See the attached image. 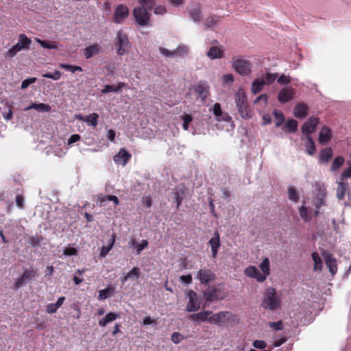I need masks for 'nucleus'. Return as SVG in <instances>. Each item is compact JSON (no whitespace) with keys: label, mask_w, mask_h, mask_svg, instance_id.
Here are the masks:
<instances>
[{"label":"nucleus","mask_w":351,"mask_h":351,"mask_svg":"<svg viewBox=\"0 0 351 351\" xmlns=\"http://www.w3.org/2000/svg\"><path fill=\"white\" fill-rule=\"evenodd\" d=\"M124 86H125V84L121 82H118L117 86L105 85L101 93L104 94L110 92L119 93Z\"/></svg>","instance_id":"nucleus-32"},{"label":"nucleus","mask_w":351,"mask_h":351,"mask_svg":"<svg viewBox=\"0 0 351 351\" xmlns=\"http://www.w3.org/2000/svg\"><path fill=\"white\" fill-rule=\"evenodd\" d=\"M30 109H35L38 112H49L51 110V106L48 104L40 103V104H36L32 103L29 106L25 108L24 109L25 111H27Z\"/></svg>","instance_id":"nucleus-31"},{"label":"nucleus","mask_w":351,"mask_h":351,"mask_svg":"<svg viewBox=\"0 0 351 351\" xmlns=\"http://www.w3.org/2000/svg\"><path fill=\"white\" fill-rule=\"evenodd\" d=\"M36 276V271L34 270H25L22 276L19 278L15 282V288L18 289L21 288L28 280L34 278Z\"/></svg>","instance_id":"nucleus-20"},{"label":"nucleus","mask_w":351,"mask_h":351,"mask_svg":"<svg viewBox=\"0 0 351 351\" xmlns=\"http://www.w3.org/2000/svg\"><path fill=\"white\" fill-rule=\"evenodd\" d=\"M115 241V237L113 234L112 236V238L110 239V242L108 246H103L101 249V251L99 252V256L101 257H105L107 254L109 252V251L112 248L114 243Z\"/></svg>","instance_id":"nucleus-45"},{"label":"nucleus","mask_w":351,"mask_h":351,"mask_svg":"<svg viewBox=\"0 0 351 351\" xmlns=\"http://www.w3.org/2000/svg\"><path fill=\"white\" fill-rule=\"evenodd\" d=\"M189 301L186 306V311L188 312H195L200 308V301L197 293L190 290L187 293Z\"/></svg>","instance_id":"nucleus-10"},{"label":"nucleus","mask_w":351,"mask_h":351,"mask_svg":"<svg viewBox=\"0 0 351 351\" xmlns=\"http://www.w3.org/2000/svg\"><path fill=\"white\" fill-rule=\"evenodd\" d=\"M194 90L197 97L200 98L201 101L204 103L206 97L209 95V86L206 83L200 82L195 86Z\"/></svg>","instance_id":"nucleus-17"},{"label":"nucleus","mask_w":351,"mask_h":351,"mask_svg":"<svg viewBox=\"0 0 351 351\" xmlns=\"http://www.w3.org/2000/svg\"><path fill=\"white\" fill-rule=\"evenodd\" d=\"M331 136L332 135L330 130L328 127L324 126L322 128L319 134V143L322 145H326L330 140Z\"/></svg>","instance_id":"nucleus-26"},{"label":"nucleus","mask_w":351,"mask_h":351,"mask_svg":"<svg viewBox=\"0 0 351 351\" xmlns=\"http://www.w3.org/2000/svg\"><path fill=\"white\" fill-rule=\"evenodd\" d=\"M139 3L147 7V8H152L154 4V0H138Z\"/></svg>","instance_id":"nucleus-62"},{"label":"nucleus","mask_w":351,"mask_h":351,"mask_svg":"<svg viewBox=\"0 0 351 351\" xmlns=\"http://www.w3.org/2000/svg\"><path fill=\"white\" fill-rule=\"evenodd\" d=\"M36 82V77H31V78H27V79H25V80H23L22 82V84H21V88L22 89H25L27 88L30 84L34 83Z\"/></svg>","instance_id":"nucleus-55"},{"label":"nucleus","mask_w":351,"mask_h":351,"mask_svg":"<svg viewBox=\"0 0 351 351\" xmlns=\"http://www.w3.org/2000/svg\"><path fill=\"white\" fill-rule=\"evenodd\" d=\"M298 128V122L294 119H289L285 126L283 127V130L286 132H295Z\"/></svg>","instance_id":"nucleus-37"},{"label":"nucleus","mask_w":351,"mask_h":351,"mask_svg":"<svg viewBox=\"0 0 351 351\" xmlns=\"http://www.w3.org/2000/svg\"><path fill=\"white\" fill-rule=\"evenodd\" d=\"M222 79H223V82L225 84H232L234 80V76L232 74L228 73V74L223 75L222 77Z\"/></svg>","instance_id":"nucleus-58"},{"label":"nucleus","mask_w":351,"mask_h":351,"mask_svg":"<svg viewBox=\"0 0 351 351\" xmlns=\"http://www.w3.org/2000/svg\"><path fill=\"white\" fill-rule=\"evenodd\" d=\"M36 41L43 47L45 49H57V46L55 44L47 43L45 40H42L39 38L36 39Z\"/></svg>","instance_id":"nucleus-54"},{"label":"nucleus","mask_w":351,"mask_h":351,"mask_svg":"<svg viewBox=\"0 0 351 351\" xmlns=\"http://www.w3.org/2000/svg\"><path fill=\"white\" fill-rule=\"evenodd\" d=\"M63 253L66 256L76 255L77 251L75 247H66L63 250Z\"/></svg>","instance_id":"nucleus-57"},{"label":"nucleus","mask_w":351,"mask_h":351,"mask_svg":"<svg viewBox=\"0 0 351 351\" xmlns=\"http://www.w3.org/2000/svg\"><path fill=\"white\" fill-rule=\"evenodd\" d=\"M143 205L147 208H150L152 204V198L149 196H145L142 198Z\"/></svg>","instance_id":"nucleus-60"},{"label":"nucleus","mask_w":351,"mask_h":351,"mask_svg":"<svg viewBox=\"0 0 351 351\" xmlns=\"http://www.w3.org/2000/svg\"><path fill=\"white\" fill-rule=\"evenodd\" d=\"M216 45H213L208 50L206 55L210 60L220 59L224 56L223 47L218 43L217 40L214 41Z\"/></svg>","instance_id":"nucleus-11"},{"label":"nucleus","mask_w":351,"mask_h":351,"mask_svg":"<svg viewBox=\"0 0 351 351\" xmlns=\"http://www.w3.org/2000/svg\"><path fill=\"white\" fill-rule=\"evenodd\" d=\"M325 258L326 264L332 275H335L337 271V265L336 259L330 254L324 252L322 254Z\"/></svg>","instance_id":"nucleus-22"},{"label":"nucleus","mask_w":351,"mask_h":351,"mask_svg":"<svg viewBox=\"0 0 351 351\" xmlns=\"http://www.w3.org/2000/svg\"><path fill=\"white\" fill-rule=\"evenodd\" d=\"M244 274L250 278H255L258 282H263L265 280V277L255 267L250 265L244 269Z\"/></svg>","instance_id":"nucleus-18"},{"label":"nucleus","mask_w":351,"mask_h":351,"mask_svg":"<svg viewBox=\"0 0 351 351\" xmlns=\"http://www.w3.org/2000/svg\"><path fill=\"white\" fill-rule=\"evenodd\" d=\"M181 118L183 120V129L187 130L189 129V125L192 121L193 118L190 114H185L181 117Z\"/></svg>","instance_id":"nucleus-53"},{"label":"nucleus","mask_w":351,"mask_h":351,"mask_svg":"<svg viewBox=\"0 0 351 351\" xmlns=\"http://www.w3.org/2000/svg\"><path fill=\"white\" fill-rule=\"evenodd\" d=\"M116 45L118 47L117 53L119 55H123L128 52L130 49V42L127 35L121 31L117 34L115 38Z\"/></svg>","instance_id":"nucleus-8"},{"label":"nucleus","mask_w":351,"mask_h":351,"mask_svg":"<svg viewBox=\"0 0 351 351\" xmlns=\"http://www.w3.org/2000/svg\"><path fill=\"white\" fill-rule=\"evenodd\" d=\"M58 309V307L56 305L55 303H51L47 306V311L49 313H53L56 312Z\"/></svg>","instance_id":"nucleus-64"},{"label":"nucleus","mask_w":351,"mask_h":351,"mask_svg":"<svg viewBox=\"0 0 351 351\" xmlns=\"http://www.w3.org/2000/svg\"><path fill=\"white\" fill-rule=\"evenodd\" d=\"M131 158V154L124 148H121L114 156V162L118 165L125 166Z\"/></svg>","instance_id":"nucleus-19"},{"label":"nucleus","mask_w":351,"mask_h":351,"mask_svg":"<svg viewBox=\"0 0 351 351\" xmlns=\"http://www.w3.org/2000/svg\"><path fill=\"white\" fill-rule=\"evenodd\" d=\"M101 51V47L97 43H94L85 48L84 54L86 59H89L99 54Z\"/></svg>","instance_id":"nucleus-24"},{"label":"nucleus","mask_w":351,"mask_h":351,"mask_svg":"<svg viewBox=\"0 0 351 351\" xmlns=\"http://www.w3.org/2000/svg\"><path fill=\"white\" fill-rule=\"evenodd\" d=\"M305 147L306 153L309 155H313L315 152L316 149L312 138L311 137V136H308L305 137Z\"/></svg>","instance_id":"nucleus-36"},{"label":"nucleus","mask_w":351,"mask_h":351,"mask_svg":"<svg viewBox=\"0 0 351 351\" xmlns=\"http://www.w3.org/2000/svg\"><path fill=\"white\" fill-rule=\"evenodd\" d=\"M180 280L182 282L190 285L192 282V276L191 275L181 276Z\"/></svg>","instance_id":"nucleus-63"},{"label":"nucleus","mask_w":351,"mask_h":351,"mask_svg":"<svg viewBox=\"0 0 351 351\" xmlns=\"http://www.w3.org/2000/svg\"><path fill=\"white\" fill-rule=\"evenodd\" d=\"M134 16L136 23L141 26H147L149 23V14L143 8H136L133 10Z\"/></svg>","instance_id":"nucleus-9"},{"label":"nucleus","mask_w":351,"mask_h":351,"mask_svg":"<svg viewBox=\"0 0 351 351\" xmlns=\"http://www.w3.org/2000/svg\"><path fill=\"white\" fill-rule=\"evenodd\" d=\"M295 90L291 86L282 88L278 94V100L282 104H285L293 99Z\"/></svg>","instance_id":"nucleus-12"},{"label":"nucleus","mask_w":351,"mask_h":351,"mask_svg":"<svg viewBox=\"0 0 351 351\" xmlns=\"http://www.w3.org/2000/svg\"><path fill=\"white\" fill-rule=\"evenodd\" d=\"M119 314L116 313H108L104 318L100 319L98 322L99 325L101 327L106 326L108 323L112 322L119 318Z\"/></svg>","instance_id":"nucleus-33"},{"label":"nucleus","mask_w":351,"mask_h":351,"mask_svg":"<svg viewBox=\"0 0 351 351\" xmlns=\"http://www.w3.org/2000/svg\"><path fill=\"white\" fill-rule=\"evenodd\" d=\"M318 123V118L310 117L302 126V134L306 136H310L311 134L315 131Z\"/></svg>","instance_id":"nucleus-15"},{"label":"nucleus","mask_w":351,"mask_h":351,"mask_svg":"<svg viewBox=\"0 0 351 351\" xmlns=\"http://www.w3.org/2000/svg\"><path fill=\"white\" fill-rule=\"evenodd\" d=\"M259 267L262 271V275H263L265 277V279L267 278V276H268L270 274V267H269V260L268 258L265 257L263 258L262 262L259 265Z\"/></svg>","instance_id":"nucleus-34"},{"label":"nucleus","mask_w":351,"mask_h":351,"mask_svg":"<svg viewBox=\"0 0 351 351\" xmlns=\"http://www.w3.org/2000/svg\"><path fill=\"white\" fill-rule=\"evenodd\" d=\"M299 213L300 217L304 221L308 222L311 220V215L304 205H302L299 208Z\"/></svg>","instance_id":"nucleus-43"},{"label":"nucleus","mask_w":351,"mask_h":351,"mask_svg":"<svg viewBox=\"0 0 351 351\" xmlns=\"http://www.w3.org/2000/svg\"><path fill=\"white\" fill-rule=\"evenodd\" d=\"M288 195L289 199L294 202H298L299 200V195L296 191V189L292 186H289L288 187Z\"/></svg>","instance_id":"nucleus-46"},{"label":"nucleus","mask_w":351,"mask_h":351,"mask_svg":"<svg viewBox=\"0 0 351 351\" xmlns=\"http://www.w3.org/2000/svg\"><path fill=\"white\" fill-rule=\"evenodd\" d=\"M99 116L97 113H91L86 117V121L85 123H87L88 125L96 127L97 125L98 119Z\"/></svg>","instance_id":"nucleus-44"},{"label":"nucleus","mask_w":351,"mask_h":351,"mask_svg":"<svg viewBox=\"0 0 351 351\" xmlns=\"http://www.w3.org/2000/svg\"><path fill=\"white\" fill-rule=\"evenodd\" d=\"M232 66L239 75L243 76L249 75L252 72V66L249 60L241 56H234L232 58Z\"/></svg>","instance_id":"nucleus-3"},{"label":"nucleus","mask_w":351,"mask_h":351,"mask_svg":"<svg viewBox=\"0 0 351 351\" xmlns=\"http://www.w3.org/2000/svg\"><path fill=\"white\" fill-rule=\"evenodd\" d=\"M60 67H61L62 69H64L65 70H67L73 73H74L76 71L81 72L83 71L82 68L80 66L71 65V64H64V63L60 64Z\"/></svg>","instance_id":"nucleus-47"},{"label":"nucleus","mask_w":351,"mask_h":351,"mask_svg":"<svg viewBox=\"0 0 351 351\" xmlns=\"http://www.w3.org/2000/svg\"><path fill=\"white\" fill-rule=\"evenodd\" d=\"M190 17L194 22H199L202 20L201 10L198 7H195L189 10Z\"/></svg>","instance_id":"nucleus-41"},{"label":"nucleus","mask_w":351,"mask_h":351,"mask_svg":"<svg viewBox=\"0 0 351 351\" xmlns=\"http://www.w3.org/2000/svg\"><path fill=\"white\" fill-rule=\"evenodd\" d=\"M30 44L31 40L25 34H21L19 36L17 43L5 53V56L8 58H13L20 51L23 49H28Z\"/></svg>","instance_id":"nucleus-6"},{"label":"nucleus","mask_w":351,"mask_h":351,"mask_svg":"<svg viewBox=\"0 0 351 351\" xmlns=\"http://www.w3.org/2000/svg\"><path fill=\"white\" fill-rule=\"evenodd\" d=\"M337 197L338 199H342L345 195L347 190V184L343 182V180H341L337 182Z\"/></svg>","instance_id":"nucleus-38"},{"label":"nucleus","mask_w":351,"mask_h":351,"mask_svg":"<svg viewBox=\"0 0 351 351\" xmlns=\"http://www.w3.org/2000/svg\"><path fill=\"white\" fill-rule=\"evenodd\" d=\"M344 162V158L341 156L335 158L331 164L330 171H337L343 165Z\"/></svg>","instance_id":"nucleus-39"},{"label":"nucleus","mask_w":351,"mask_h":351,"mask_svg":"<svg viewBox=\"0 0 351 351\" xmlns=\"http://www.w3.org/2000/svg\"><path fill=\"white\" fill-rule=\"evenodd\" d=\"M274 115L277 120V121L276 123V126L279 127L284 121V119H285L284 114L280 112H278L275 111Z\"/></svg>","instance_id":"nucleus-56"},{"label":"nucleus","mask_w":351,"mask_h":351,"mask_svg":"<svg viewBox=\"0 0 351 351\" xmlns=\"http://www.w3.org/2000/svg\"><path fill=\"white\" fill-rule=\"evenodd\" d=\"M311 257L314 261V270L321 271L322 267V262L319 254L316 252H314L312 253Z\"/></svg>","instance_id":"nucleus-42"},{"label":"nucleus","mask_w":351,"mask_h":351,"mask_svg":"<svg viewBox=\"0 0 351 351\" xmlns=\"http://www.w3.org/2000/svg\"><path fill=\"white\" fill-rule=\"evenodd\" d=\"M196 278L202 284H208L215 280V275L210 269H201L197 271Z\"/></svg>","instance_id":"nucleus-13"},{"label":"nucleus","mask_w":351,"mask_h":351,"mask_svg":"<svg viewBox=\"0 0 351 351\" xmlns=\"http://www.w3.org/2000/svg\"><path fill=\"white\" fill-rule=\"evenodd\" d=\"M209 244L211 247L212 256L215 258L220 247V239L218 232H215L214 236L209 241Z\"/></svg>","instance_id":"nucleus-23"},{"label":"nucleus","mask_w":351,"mask_h":351,"mask_svg":"<svg viewBox=\"0 0 351 351\" xmlns=\"http://www.w3.org/2000/svg\"><path fill=\"white\" fill-rule=\"evenodd\" d=\"M239 319L237 316L229 311H221L217 313L211 314L210 324L217 326H223L226 324L232 325L237 324Z\"/></svg>","instance_id":"nucleus-2"},{"label":"nucleus","mask_w":351,"mask_h":351,"mask_svg":"<svg viewBox=\"0 0 351 351\" xmlns=\"http://www.w3.org/2000/svg\"><path fill=\"white\" fill-rule=\"evenodd\" d=\"M333 155L332 149L330 147H326L322 149L319 153V161L322 163H328Z\"/></svg>","instance_id":"nucleus-29"},{"label":"nucleus","mask_w":351,"mask_h":351,"mask_svg":"<svg viewBox=\"0 0 351 351\" xmlns=\"http://www.w3.org/2000/svg\"><path fill=\"white\" fill-rule=\"evenodd\" d=\"M281 304L280 295H278L274 288L269 287L264 293V298L261 306L265 309L274 311Z\"/></svg>","instance_id":"nucleus-1"},{"label":"nucleus","mask_w":351,"mask_h":351,"mask_svg":"<svg viewBox=\"0 0 351 351\" xmlns=\"http://www.w3.org/2000/svg\"><path fill=\"white\" fill-rule=\"evenodd\" d=\"M129 10L127 5L124 4L119 5L114 13V21L115 23H122L128 16Z\"/></svg>","instance_id":"nucleus-14"},{"label":"nucleus","mask_w":351,"mask_h":351,"mask_svg":"<svg viewBox=\"0 0 351 351\" xmlns=\"http://www.w3.org/2000/svg\"><path fill=\"white\" fill-rule=\"evenodd\" d=\"M291 81V78L289 75H286L285 74L280 75L277 78V82L280 85H287L289 84Z\"/></svg>","instance_id":"nucleus-51"},{"label":"nucleus","mask_w":351,"mask_h":351,"mask_svg":"<svg viewBox=\"0 0 351 351\" xmlns=\"http://www.w3.org/2000/svg\"><path fill=\"white\" fill-rule=\"evenodd\" d=\"M159 51L162 55L167 58H173V53L172 51H170L167 49L160 47Z\"/></svg>","instance_id":"nucleus-61"},{"label":"nucleus","mask_w":351,"mask_h":351,"mask_svg":"<svg viewBox=\"0 0 351 351\" xmlns=\"http://www.w3.org/2000/svg\"><path fill=\"white\" fill-rule=\"evenodd\" d=\"M315 195L313 199V205L315 207V215L319 214V208L326 205V197L327 195L326 187L324 184L316 183Z\"/></svg>","instance_id":"nucleus-5"},{"label":"nucleus","mask_w":351,"mask_h":351,"mask_svg":"<svg viewBox=\"0 0 351 351\" xmlns=\"http://www.w3.org/2000/svg\"><path fill=\"white\" fill-rule=\"evenodd\" d=\"M265 85V81L263 77H258L254 79L252 83V93L254 95L258 93L263 90Z\"/></svg>","instance_id":"nucleus-27"},{"label":"nucleus","mask_w":351,"mask_h":351,"mask_svg":"<svg viewBox=\"0 0 351 351\" xmlns=\"http://www.w3.org/2000/svg\"><path fill=\"white\" fill-rule=\"evenodd\" d=\"M212 111L217 121L229 122L232 120V117L227 112H222L221 105L219 103H215L213 105Z\"/></svg>","instance_id":"nucleus-16"},{"label":"nucleus","mask_w":351,"mask_h":351,"mask_svg":"<svg viewBox=\"0 0 351 351\" xmlns=\"http://www.w3.org/2000/svg\"><path fill=\"white\" fill-rule=\"evenodd\" d=\"M173 58L182 57L187 54L188 47L184 45H179L176 49L172 51Z\"/></svg>","instance_id":"nucleus-40"},{"label":"nucleus","mask_w":351,"mask_h":351,"mask_svg":"<svg viewBox=\"0 0 351 351\" xmlns=\"http://www.w3.org/2000/svg\"><path fill=\"white\" fill-rule=\"evenodd\" d=\"M211 314V311H203L191 315L189 316V319L195 322H208L209 323H210Z\"/></svg>","instance_id":"nucleus-21"},{"label":"nucleus","mask_w":351,"mask_h":351,"mask_svg":"<svg viewBox=\"0 0 351 351\" xmlns=\"http://www.w3.org/2000/svg\"><path fill=\"white\" fill-rule=\"evenodd\" d=\"M139 268L134 267H133L123 278H121L122 284H125L130 279H138L140 276Z\"/></svg>","instance_id":"nucleus-30"},{"label":"nucleus","mask_w":351,"mask_h":351,"mask_svg":"<svg viewBox=\"0 0 351 351\" xmlns=\"http://www.w3.org/2000/svg\"><path fill=\"white\" fill-rule=\"evenodd\" d=\"M203 297L208 302H213L224 299L226 293L219 288H208L203 291Z\"/></svg>","instance_id":"nucleus-7"},{"label":"nucleus","mask_w":351,"mask_h":351,"mask_svg":"<svg viewBox=\"0 0 351 351\" xmlns=\"http://www.w3.org/2000/svg\"><path fill=\"white\" fill-rule=\"evenodd\" d=\"M278 77V73H271L267 72L265 74L264 80L265 81V84H272Z\"/></svg>","instance_id":"nucleus-49"},{"label":"nucleus","mask_w":351,"mask_h":351,"mask_svg":"<svg viewBox=\"0 0 351 351\" xmlns=\"http://www.w3.org/2000/svg\"><path fill=\"white\" fill-rule=\"evenodd\" d=\"M219 19V16L215 15H210L205 19L204 22V25L206 28H213L217 26Z\"/></svg>","instance_id":"nucleus-35"},{"label":"nucleus","mask_w":351,"mask_h":351,"mask_svg":"<svg viewBox=\"0 0 351 351\" xmlns=\"http://www.w3.org/2000/svg\"><path fill=\"white\" fill-rule=\"evenodd\" d=\"M113 292V289L106 288L99 291L98 299L103 300L108 298Z\"/></svg>","instance_id":"nucleus-48"},{"label":"nucleus","mask_w":351,"mask_h":351,"mask_svg":"<svg viewBox=\"0 0 351 351\" xmlns=\"http://www.w3.org/2000/svg\"><path fill=\"white\" fill-rule=\"evenodd\" d=\"M347 164L349 165V167L346 169H345L340 175V180H344L345 179L351 178V162L348 161Z\"/></svg>","instance_id":"nucleus-50"},{"label":"nucleus","mask_w":351,"mask_h":351,"mask_svg":"<svg viewBox=\"0 0 351 351\" xmlns=\"http://www.w3.org/2000/svg\"><path fill=\"white\" fill-rule=\"evenodd\" d=\"M235 102L241 117L245 119L252 117L245 93L239 90L235 95Z\"/></svg>","instance_id":"nucleus-4"},{"label":"nucleus","mask_w":351,"mask_h":351,"mask_svg":"<svg viewBox=\"0 0 351 351\" xmlns=\"http://www.w3.org/2000/svg\"><path fill=\"white\" fill-rule=\"evenodd\" d=\"M42 76L53 80H58L61 77V73L59 71H55L53 73H43L42 74Z\"/></svg>","instance_id":"nucleus-52"},{"label":"nucleus","mask_w":351,"mask_h":351,"mask_svg":"<svg viewBox=\"0 0 351 351\" xmlns=\"http://www.w3.org/2000/svg\"><path fill=\"white\" fill-rule=\"evenodd\" d=\"M129 245L130 247L135 248L136 250L137 254H139L143 249L147 247L148 242L147 240L143 239L141 240L140 243H138V242L136 240L132 239L129 241Z\"/></svg>","instance_id":"nucleus-28"},{"label":"nucleus","mask_w":351,"mask_h":351,"mask_svg":"<svg viewBox=\"0 0 351 351\" xmlns=\"http://www.w3.org/2000/svg\"><path fill=\"white\" fill-rule=\"evenodd\" d=\"M308 106L304 104H298L293 110V114L296 118L304 119L307 115Z\"/></svg>","instance_id":"nucleus-25"},{"label":"nucleus","mask_w":351,"mask_h":351,"mask_svg":"<svg viewBox=\"0 0 351 351\" xmlns=\"http://www.w3.org/2000/svg\"><path fill=\"white\" fill-rule=\"evenodd\" d=\"M266 346V343L262 340H256L253 342V346L256 348L263 349Z\"/></svg>","instance_id":"nucleus-59"}]
</instances>
